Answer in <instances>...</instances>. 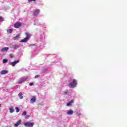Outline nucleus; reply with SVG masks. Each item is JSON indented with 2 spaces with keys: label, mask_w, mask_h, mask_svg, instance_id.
<instances>
[{
  "label": "nucleus",
  "mask_w": 127,
  "mask_h": 127,
  "mask_svg": "<svg viewBox=\"0 0 127 127\" xmlns=\"http://www.w3.org/2000/svg\"><path fill=\"white\" fill-rule=\"evenodd\" d=\"M69 88H75L77 86V80L74 78H71L69 80Z\"/></svg>",
  "instance_id": "1"
},
{
  "label": "nucleus",
  "mask_w": 127,
  "mask_h": 127,
  "mask_svg": "<svg viewBox=\"0 0 127 127\" xmlns=\"http://www.w3.org/2000/svg\"><path fill=\"white\" fill-rule=\"evenodd\" d=\"M25 35L26 36L25 38L22 39L20 41V42H27L30 38L31 37V34L30 33L27 32L25 33Z\"/></svg>",
  "instance_id": "2"
},
{
  "label": "nucleus",
  "mask_w": 127,
  "mask_h": 127,
  "mask_svg": "<svg viewBox=\"0 0 127 127\" xmlns=\"http://www.w3.org/2000/svg\"><path fill=\"white\" fill-rule=\"evenodd\" d=\"M28 79V76L27 77H23L20 78L19 80L18 81V84H22V83L24 82H26V80Z\"/></svg>",
  "instance_id": "3"
},
{
  "label": "nucleus",
  "mask_w": 127,
  "mask_h": 127,
  "mask_svg": "<svg viewBox=\"0 0 127 127\" xmlns=\"http://www.w3.org/2000/svg\"><path fill=\"white\" fill-rule=\"evenodd\" d=\"M24 126L27 127H33V126H34V123H31L30 122H28L27 123H24Z\"/></svg>",
  "instance_id": "4"
},
{
  "label": "nucleus",
  "mask_w": 127,
  "mask_h": 127,
  "mask_svg": "<svg viewBox=\"0 0 127 127\" xmlns=\"http://www.w3.org/2000/svg\"><path fill=\"white\" fill-rule=\"evenodd\" d=\"M8 73V70H2L0 71V74L1 75H5V74Z\"/></svg>",
  "instance_id": "5"
},
{
  "label": "nucleus",
  "mask_w": 127,
  "mask_h": 127,
  "mask_svg": "<svg viewBox=\"0 0 127 127\" xmlns=\"http://www.w3.org/2000/svg\"><path fill=\"white\" fill-rule=\"evenodd\" d=\"M17 63H19V61H15L13 62L10 63V65H11L13 67L15 66Z\"/></svg>",
  "instance_id": "6"
},
{
  "label": "nucleus",
  "mask_w": 127,
  "mask_h": 127,
  "mask_svg": "<svg viewBox=\"0 0 127 127\" xmlns=\"http://www.w3.org/2000/svg\"><path fill=\"white\" fill-rule=\"evenodd\" d=\"M14 26L15 28H19V27H20V26H21V23L17 22L14 24Z\"/></svg>",
  "instance_id": "7"
},
{
  "label": "nucleus",
  "mask_w": 127,
  "mask_h": 127,
  "mask_svg": "<svg viewBox=\"0 0 127 127\" xmlns=\"http://www.w3.org/2000/svg\"><path fill=\"white\" fill-rule=\"evenodd\" d=\"M36 102V97H35V96L33 97V98H31L30 101V103L31 104H33V103H35Z\"/></svg>",
  "instance_id": "8"
},
{
  "label": "nucleus",
  "mask_w": 127,
  "mask_h": 127,
  "mask_svg": "<svg viewBox=\"0 0 127 127\" xmlns=\"http://www.w3.org/2000/svg\"><path fill=\"white\" fill-rule=\"evenodd\" d=\"M21 120H18V122L14 124V127H17L19 125H21Z\"/></svg>",
  "instance_id": "9"
},
{
  "label": "nucleus",
  "mask_w": 127,
  "mask_h": 127,
  "mask_svg": "<svg viewBox=\"0 0 127 127\" xmlns=\"http://www.w3.org/2000/svg\"><path fill=\"white\" fill-rule=\"evenodd\" d=\"M74 103V100H71L70 101L68 102V103L66 104V107H70Z\"/></svg>",
  "instance_id": "10"
},
{
  "label": "nucleus",
  "mask_w": 127,
  "mask_h": 127,
  "mask_svg": "<svg viewBox=\"0 0 127 127\" xmlns=\"http://www.w3.org/2000/svg\"><path fill=\"white\" fill-rule=\"evenodd\" d=\"M73 113L74 112L72 110H69L67 112V115L71 116V115H72Z\"/></svg>",
  "instance_id": "11"
},
{
  "label": "nucleus",
  "mask_w": 127,
  "mask_h": 127,
  "mask_svg": "<svg viewBox=\"0 0 127 127\" xmlns=\"http://www.w3.org/2000/svg\"><path fill=\"white\" fill-rule=\"evenodd\" d=\"M39 12H40V10H35L34 12V15H38V14H39Z\"/></svg>",
  "instance_id": "12"
},
{
  "label": "nucleus",
  "mask_w": 127,
  "mask_h": 127,
  "mask_svg": "<svg viewBox=\"0 0 127 127\" xmlns=\"http://www.w3.org/2000/svg\"><path fill=\"white\" fill-rule=\"evenodd\" d=\"M7 50H8V48L7 47H5L4 48H3L1 50V52H5V51H7Z\"/></svg>",
  "instance_id": "13"
},
{
  "label": "nucleus",
  "mask_w": 127,
  "mask_h": 127,
  "mask_svg": "<svg viewBox=\"0 0 127 127\" xmlns=\"http://www.w3.org/2000/svg\"><path fill=\"white\" fill-rule=\"evenodd\" d=\"M19 46H20L19 45H13L12 48L14 49H17V48H19Z\"/></svg>",
  "instance_id": "14"
},
{
  "label": "nucleus",
  "mask_w": 127,
  "mask_h": 127,
  "mask_svg": "<svg viewBox=\"0 0 127 127\" xmlns=\"http://www.w3.org/2000/svg\"><path fill=\"white\" fill-rule=\"evenodd\" d=\"M20 38V37L19 36V35H17L15 37L13 38V39L14 40H18Z\"/></svg>",
  "instance_id": "15"
},
{
  "label": "nucleus",
  "mask_w": 127,
  "mask_h": 127,
  "mask_svg": "<svg viewBox=\"0 0 127 127\" xmlns=\"http://www.w3.org/2000/svg\"><path fill=\"white\" fill-rule=\"evenodd\" d=\"M18 97L20 99H23V96H22V93L20 92L18 94Z\"/></svg>",
  "instance_id": "16"
},
{
  "label": "nucleus",
  "mask_w": 127,
  "mask_h": 127,
  "mask_svg": "<svg viewBox=\"0 0 127 127\" xmlns=\"http://www.w3.org/2000/svg\"><path fill=\"white\" fill-rule=\"evenodd\" d=\"M9 110L10 111V113H13V112H14V109H13V108H12V107H10L9 108Z\"/></svg>",
  "instance_id": "17"
},
{
  "label": "nucleus",
  "mask_w": 127,
  "mask_h": 127,
  "mask_svg": "<svg viewBox=\"0 0 127 127\" xmlns=\"http://www.w3.org/2000/svg\"><path fill=\"white\" fill-rule=\"evenodd\" d=\"M13 29H8L7 30V33H11L12 32V31Z\"/></svg>",
  "instance_id": "18"
},
{
  "label": "nucleus",
  "mask_w": 127,
  "mask_h": 127,
  "mask_svg": "<svg viewBox=\"0 0 127 127\" xmlns=\"http://www.w3.org/2000/svg\"><path fill=\"white\" fill-rule=\"evenodd\" d=\"M15 109L16 110V113H19V112L20 111L19 108H18V107H16Z\"/></svg>",
  "instance_id": "19"
},
{
  "label": "nucleus",
  "mask_w": 127,
  "mask_h": 127,
  "mask_svg": "<svg viewBox=\"0 0 127 127\" xmlns=\"http://www.w3.org/2000/svg\"><path fill=\"white\" fill-rule=\"evenodd\" d=\"M64 95H68L69 94V91L68 90H66V91L64 92Z\"/></svg>",
  "instance_id": "20"
},
{
  "label": "nucleus",
  "mask_w": 127,
  "mask_h": 127,
  "mask_svg": "<svg viewBox=\"0 0 127 127\" xmlns=\"http://www.w3.org/2000/svg\"><path fill=\"white\" fill-rule=\"evenodd\" d=\"M22 116H26V111H23L22 114Z\"/></svg>",
  "instance_id": "21"
},
{
  "label": "nucleus",
  "mask_w": 127,
  "mask_h": 127,
  "mask_svg": "<svg viewBox=\"0 0 127 127\" xmlns=\"http://www.w3.org/2000/svg\"><path fill=\"white\" fill-rule=\"evenodd\" d=\"M7 59H4L3 60V63H6L7 62Z\"/></svg>",
  "instance_id": "22"
},
{
  "label": "nucleus",
  "mask_w": 127,
  "mask_h": 127,
  "mask_svg": "<svg viewBox=\"0 0 127 127\" xmlns=\"http://www.w3.org/2000/svg\"><path fill=\"white\" fill-rule=\"evenodd\" d=\"M34 25H38V26H39V25H40V24H39L38 23H37V22H34Z\"/></svg>",
  "instance_id": "23"
},
{
  "label": "nucleus",
  "mask_w": 127,
  "mask_h": 127,
  "mask_svg": "<svg viewBox=\"0 0 127 127\" xmlns=\"http://www.w3.org/2000/svg\"><path fill=\"white\" fill-rule=\"evenodd\" d=\"M77 116H81V113L80 112H76Z\"/></svg>",
  "instance_id": "24"
},
{
  "label": "nucleus",
  "mask_w": 127,
  "mask_h": 127,
  "mask_svg": "<svg viewBox=\"0 0 127 127\" xmlns=\"http://www.w3.org/2000/svg\"><path fill=\"white\" fill-rule=\"evenodd\" d=\"M39 77H40V75H36L35 76V78L36 79H37V78H39Z\"/></svg>",
  "instance_id": "25"
},
{
  "label": "nucleus",
  "mask_w": 127,
  "mask_h": 127,
  "mask_svg": "<svg viewBox=\"0 0 127 127\" xmlns=\"http://www.w3.org/2000/svg\"><path fill=\"white\" fill-rule=\"evenodd\" d=\"M3 18L2 17H0V21H3Z\"/></svg>",
  "instance_id": "26"
},
{
  "label": "nucleus",
  "mask_w": 127,
  "mask_h": 127,
  "mask_svg": "<svg viewBox=\"0 0 127 127\" xmlns=\"http://www.w3.org/2000/svg\"><path fill=\"white\" fill-rule=\"evenodd\" d=\"M36 1V0H28V1H29V2H31V1Z\"/></svg>",
  "instance_id": "27"
},
{
  "label": "nucleus",
  "mask_w": 127,
  "mask_h": 127,
  "mask_svg": "<svg viewBox=\"0 0 127 127\" xmlns=\"http://www.w3.org/2000/svg\"><path fill=\"white\" fill-rule=\"evenodd\" d=\"M9 56L11 58H13V56L12 54H10Z\"/></svg>",
  "instance_id": "28"
},
{
  "label": "nucleus",
  "mask_w": 127,
  "mask_h": 127,
  "mask_svg": "<svg viewBox=\"0 0 127 127\" xmlns=\"http://www.w3.org/2000/svg\"><path fill=\"white\" fill-rule=\"evenodd\" d=\"M29 85L30 86H33V83H30Z\"/></svg>",
  "instance_id": "29"
},
{
  "label": "nucleus",
  "mask_w": 127,
  "mask_h": 127,
  "mask_svg": "<svg viewBox=\"0 0 127 127\" xmlns=\"http://www.w3.org/2000/svg\"><path fill=\"white\" fill-rule=\"evenodd\" d=\"M32 46H35V45H32Z\"/></svg>",
  "instance_id": "30"
},
{
  "label": "nucleus",
  "mask_w": 127,
  "mask_h": 127,
  "mask_svg": "<svg viewBox=\"0 0 127 127\" xmlns=\"http://www.w3.org/2000/svg\"><path fill=\"white\" fill-rule=\"evenodd\" d=\"M42 38H43V36H42Z\"/></svg>",
  "instance_id": "31"
},
{
  "label": "nucleus",
  "mask_w": 127,
  "mask_h": 127,
  "mask_svg": "<svg viewBox=\"0 0 127 127\" xmlns=\"http://www.w3.org/2000/svg\"><path fill=\"white\" fill-rule=\"evenodd\" d=\"M0 107H1V105L0 104Z\"/></svg>",
  "instance_id": "32"
}]
</instances>
